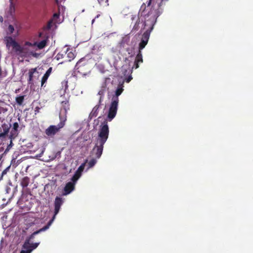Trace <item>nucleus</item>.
<instances>
[{
  "label": "nucleus",
  "mask_w": 253,
  "mask_h": 253,
  "mask_svg": "<svg viewBox=\"0 0 253 253\" xmlns=\"http://www.w3.org/2000/svg\"><path fill=\"white\" fill-rule=\"evenodd\" d=\"M74 176L78 179H79L81 177L80 175H79L76 173H75V174H74Z\"/></svg>",
  "instance_id": "f704fd0d"
},
{
  "label": "nucleus",
  "mask_w": 253,
  "mask_h": 253,
  "mask_svg": "<svg viewBox=\"0 0 253 253\" xmlns=\"http://www.w3.org/2000/svg\"><path fill=\"white\" fill-rule=\"evenodd\" d=\"M51 223H52V220H50L48 222V223H47V225H46L42 228L40 229L39 230L33 232L29 237H28L26 239L25 242L24 243V248H26V249L28 248V247H31L32 248H33V247L34 246V245L35 244L37 245V247H38L40 244V243H35L31 244L30 243L31 241L34 238L35 235H37L38 234H39L42 232L46 230H47V229H48V228L49 227Z\"/></svg>",
  "instance_id": "39448f33"
},
{
  "label": "nucleus",
  "mask_w": 253,
  "mask_h": 253,
  "mask_svg": "<svg viewBox=\"0 0 253 253\" xmlns=\"http://www.w3.org/2000/svg\"><path fill=\"white\" fill-rule=\"evenodd\" d=\"M4 41L6 42V46H12L16 53L21 57H27L32 56L37 58L40 55V54L30 49V47H34L36 46L37 42L31 43L29 42H26L23 46H21L11 37H5Z\"/></svg>",
  "instance_id": "f03ea898"
},
{
  "label": "nucleus",
  "mask_w": 253,
  "mask_h": 253,
  "mask_svg": "<svg viewBox=\"0 0 253 253\" xmlns=\"http://www.w3.org/2000/svg\"><path fill=\"white\" fill-rule=\"evenodd\" d=\"M11 125L3 124L0 127V137L4 136L7 134L9 131Z\"/></svg>",
  "instance_id": "ddd939ff"
},
{
  "label": "nucleus",
  "mask_w": 253,
  "mask_h": 253,
  "mask_svg": "<svg viewBox=\"0 0 253 253\" xmlns=\"http://www.w3.org/2000/svg\"><path fill=\"white\" fill-rule=\"evenodd\" d=\"M64 203V199H63L61 197L57 196L55 198L54 202V214L52 217V218L51 219L52 220V221L54 220V218L55 217L56 215L59 212L61 206L63 205Z\"/></svg>",
  "instance_id": "1a4fd4ad"
},
{
  "label": "nucleus",
  "mask_w": 253,
  "mask_h": 253,
  "mask_svg": "<svg viewBox=\"0 0 253 253\" xmlns=\"http://www.w3.org/2000/svg\"><path fill=\"white\" fill-rule=\"evenodd\" d=\"M168 0H149L148 6L152 4L151 9L147 14L145 16L144 29L146 31L142 35L141 41L138 45V51L135 57L132 68H139V64L143 62L141 50L148 43L150 33L153 29L154 26L157 21V18L162 13V6Z\"/></svg>",
  "instance_id": "f257e3e1"
},
{
  "label": "nucleus",
  "mask_w": 253,
  "mask_h": 253,
  "mask_svg": "<svg viewBox=\"0 0 253 253\" xmlns=\"http://www.w3.org/2000/svg\"><path fill=\"white\" fill-rule=\"evenodd\" d=\"M66 52L65 48H63L57 55L55 56V59L57 60H59L66 57Z\"/></svg>",
  "instance_id": "f3484780"
},
{
  "label": "nucleus",
  "mask_w": 253,
  "mask_h": 253,
  "mask_svg": "<svg viewBox=\"0 0 253 253\" xmlns=\"http://www.w3.org/2000/svg\"><path fill=\"white\" fill-rule=\"evenodd\" d=\"M60 117V123L57 126H50L45 129V133L48 136H52L58 132L61 128L65 126V123L66 121V117H62L61 115Z\"/></svg>",
  "instance_id": "423d86ee"
},
{
  "label": "nucleus",
  "mask_w": 253,
  "mask_h": 253,
  "mask_svg": "<svg viewBox=\"0 0 253 253\" xmlns=\"http://www.w3.org/2000/svg\"><path fill=\"white\" fill-rule=\"evenodd\" d=\"M61 104L63 109L61 110V111H63V113L66 115L67 111L70 109L69 100L66 99L65 100L62 101L61 102Z\"/></svg>",
  "instance_id": "2eb2a0df"
},
{
  "label": "nucleus",
  "mask_w": 253,
  "mask_h": 253,
  "mask_svg": "<svg viewBox=\"0 0 253 253\" xmlns=\"http://www.w3.org/2000/svg\"><path fill=\"white\" fill-rule=\"evenodd\" d=\"M37 248V245L35 244L33 247V248L31 247H28V248H24V244L22 246V250L21 251L20 253H31L32 251Z\"/></svg>",
  "instance_id": "a211bd4d"
},
{
  "label": "nucleus",
  "mask_w": 253,
  "mask_h": 253,
  "mask_svg": "<svg viewBox=\"0 0 253 253\" xmlns=\"http://www.w3.org/2000/svg\"><path fill=\"white\" fill-rule=\"evenodd\" d=\"M20 28V23L18 21L15 20L8 25L5 32L7 35H8V37H11L14 39L19 36Z\"/></svg>",
  "instance_id": "20e7f679"
},
{
  "label": "nucleus",
  "mask_w": 253,
  "mask_h": 253,
  "mask_svg": "<svg viewBox=\"0 0 253 253\" xmlns=\"http://www.w3.org/2000/svg\"><path fill=\"white\" fill-rule=\"evenodd\" d=\"M99 107V105H96L92 109L90 115L92 117H96L98 115V110Z\"/></svg>",
  "instance_id": "4be33fe9"
},
{
  "label": "nucleus",
  "mask_w": 253,
  "mask_h": 253,
  "mask_svg": "<svg viewBox=\"0 0 253 253\" xmlns=\"http://www.w3.org/2000/svg\"><path fill=\"white\" fill-rule=\"evenodd\" d=\"M75 189V183L72 182H68L65 186L63 192L62 193L63 196H66L71 193Z\"/></svg>",
  "instance_id": "9b49d317"
},
{
  "label": "nucleus",
  "mask_w": 253,
  "mask_h": 253,
  "mask_svg": "<svg viewBox=\"0 0 253 253\" xmlns=\"http://www.w3.org/2000/svg\"><path fill=\"white\" fill-rule=\"evenodd\" d=\"M30 182V178L28 176H25L23 177L20 181V185L22 187L23 189L26 188V191L29 190V189L27 188V186Z\"/></svg>",
  "instance_id": "f8f14e48"
},
{
  "label": "nucleus",
  "mask_w": 253,
  "mask_h": 253,
  "mask_svg": "<svg viewBox=\"0 0 253 253\" xmlns=\"http://www.w3.org/2000/svg\"><path fill=\"white\" fill-rule=\"evenodd\" d=\"M24 95H22L16 97V102L18 105H21L22 104L24 100Z\"/></svg>",
  "instance_id": "5701e85b"
},
{
  "label": "nucleus",
  "mask_w": 253,
  "mask_h": 253,
  "mask_svg": "<svg viewBox=\"0 0 253 253\" xmlns=\"http://www.w3.org/2000/svg\"><path fill=\"white\" fill-rule=\"evenodd\" d=\"M57 1V0H56V1Z\"/></svg>",
  "instance_id": "4c0bfd02"
},
{
  "label": "nucleus",
  "mask_w": 253,
  "mask_h": 253,
  "mask_svg": "<svg viewBox=\"0 0 253 253\" xmlns=\"http://www.w3.org/2000/svg\"><path fill=\"white\" fill-rule=\"evenodd\" d=\"M37 71V68H32L29 71V82H31L33 81V77L34 74Z\"/></svg>",
  "instance_id": "412c9836"
},
{
  "label": "nucleus",
  "mask_w": 253,
  "mask_h": 253,
  "mask_svg": "<svg viewBox=\"0 0 253 253\" xmlns=\"http://www.w3.org/2000/svg\"><path fill=\"white\" fill-rule=\"evenodd\" d=\"M47 42V40H43L38 43L37 42L36 45L39 49H42L46 45Z\"/></svg>",
  "instance_id": "6ab92c4d"
},
{
  "label": "nucleus",
  "mask_w": 253,
  "mask_h": 253,
  "mask_svg": "<svg viewBox=\"0 0 253 253\" xmlns=\"http://www.w3.org/2000/svg\"><path fill=\"white\" fill-rule=\"evenodd\" d=\"M118 103L119 98L116 97L113 99L111 103L108 114V118L110 121H111L116 116L118 109Z\"/></svg>",
  "instance_id": "0eeeda50"
},
{
  "label": "nucleus",
  "mask_w": 253,
  "mask_h": 253,
  "mask_svg": "<svg viewBox=\"0 0 253 253\" xmlns=\"http://www.w3.org/2000/svg\"><path fill=\"white\" fill-rule=\"evenodd\" d=\"M40 108L39 107H36L35 109V114H37L39 112Z\"/></svg>",
  "instance_id": "473e14b6"
},
{
  "label": "nucleus",
  "mask_w": 253,
  "mask_h": 253,
  "mask_svg": "<svg viewBox=\"0 0 253 253\" xmlns=\"http://www.w3.org/2000/svg\"><path fill=\"white\" fill-rule=\"evenodd\" d=\"M109 133V129L107 122L104 121L100 126L95 145L92 150V155H94L96 159L100 158L102 154L104 145L108 138Z\"/></svg>",
  "instance_id": "7ed1b4c3"
},
{
  "label": "nucleus",
  "mask_w": 253,
  "mask_h": 253,
  "mask_svg": "<svg viewBox=\"0 0 253 253\" xmlns=\"http://www.w3.org/2000/svg\"><path fill=\"white\" fill-rule=\"evenodd\" d=\"M99 16H100L99 15H97L96 16V17H95V18H98ZM95 19H93V20H92V24H93V22H94V21H95Z\"/></svg>",
  "instance_id": "c9c22d12"
},
{
  "label": "nucleus",
  "mask_w": 253,
  "mask_h": 253,
  "mask_svg": "<svg viewBox=\"0 0 253 253\" xmlns=\"http://www.w3.org/2000/svg\"><path fill=\"white\" fill-rule=\"evenodd\" d=\"M123 91V89L122 87H118L117 90H116V92H115V95L116 96H114L113 97V99H112V100H113L114 98H116V97H117V98H118V96L121 94V93H122Z\"/></svg>",
  "instance_id": "b1692460"
},
{
  "label": "nucleus",
  "mask_w": 253,
  "mask_h": 253,
  "mask_svg": "<svg viewBox=\"0 0 253 253\" xmlns=\"http://www.w3.org/2000/svg\"><path fill=\"white\" fill-rule=\"evenodd\" d=\"M139 22H140V21L139 19L138 20H137V21L136 22L135 25H134V26L133 27V29H132L133 31H137L139 29Z\"/></svg>",
  "instance_id": "cd10ccee"
},
{
  "label": "nucleus",
  "mask_w": 253,
  "mask_h": 253,
  "mask_svg": "<svg viewBox=\"0 0 253 253\" xmlns=\"http://www.w3.org/2000/svg\"><path fill=\"white\" fill-rule=\"evenodd\" d=\"M53 22V20H50L48 22L47 24V29H50L51 28Z\"/></svg>",
  "instance_id": "c756f323"
},
{
  "label": "nucleus",
  "mask_w": 253,
  "mask_h": 253,
  "mask_svg": "<svg viewBox=\"0 0 253 253\" xmlns=\"http://www.w3.org/2000/svg\"><path fill=\"white\" fill-rule=\"evenodd\" d=\"M76 72L81 74L83 76L87 75L88 73V68H87V64L82 63V61H79L75 66Z\"/></svg>",
  "instance_id": "6e6552de"
},
{
  "label": "nucleus",
  "mask_w": 253,
  "mask_h": 253,
  "mask_svg": "<svg viewBox=\"0 0 253 253\" xmlns=\"http://www.w3.org/2000/svg\"><path fill=\"white\" fill-rule=\"evenodd\" d=\"M143 6H144V8H145L146 5H145V4L144 3L143 5H142L141 8H142Z\"/></svg>",
  "instance_id": "e433bc0d"
},
{
  "label": "nucleus",
  "mask_w": 253,
  "mask_h": 253,
  "mask_svg": "<svg viewBox=\"0 0 253 253\" xmlns=\"http://www.w3.org/2000/svg\"><path fill=\"white\" fill-rule=\"evenodd\" d=\"M132 78L131 76H129L126 79V82L127 83H129L131 80H132Z\"/></svg>",
  "instance_id": "72a5a7b5"
},
{
  "label": "nucleus",
  "mask_w": 253,
  "mask_h": 253,
  "mask_svg": "<svg viewBox=\"0 0 253 253\" xmlns=\"http://www.w3.org/2000/svg\"><path fill=\"white\" fill-rule=\"evenodd\" d=\"M10 168V166L7 167L6 169H5L2 172L1 176H3L4 175L6 174L8 171L9 170Z\"/></svg>",
  "instance_id": "c85d7f7f"
},
{
  "label": "nucleus",
  "mask_w": 253,
  "mask_h": 253,
  "mask_svg": "<svg viewBox=\"0 0 253 253\" xmlns=\"http://www.w3.org/2000/svg\"><path fill=\"white\" fill-rule=\"evenodd\" d=\"M87 162V160H86V162L82 164L78 168L75 173L80 175L81 176L82 172L84 171L86 162Z\"/></svg>",
  "instance_id": "aec40b11"
},
{
  "label": "nucleus",
  "mask_w": 253,
  "mask_h": 253,
  "mask_svg": "<svg viewBox=\"0 0 253 253\" xmlns=\"http://www.w3.org/2000/svg\"><path fill=\"white\" fill-rule=\"evenodd\" d=\"M65 52H66V58H67V59L65 60V61H71L75 57L74 53L69 47L65 49Z\"/></svg>",
  "instance_id": "4468645a"
},
{
  "label": "nucleus",
  "mask_w": 253,
  "mask_h": 253,
  "mask_svg": "<svg viewBox=\"0 0 253 253\" xmlns=\"http://www.w3.org/2000/svg\"><path fill=\"white\" fill-rule=\"evenodd\" d=\"M96 162H97V161L95 159H92L91 160H90L89 161V162L88 163V168H90L93 167L96 164Z\"/></svg>",
  "instance_id": "393cba45"
},
{
  "label": "nucleus",
  "mask_w": 253,
  "mask_h": 253,
  "mask_svg": "<svg viewBox=\"0 0 253 253\" xmlns=\"http://www.w3.org/2000/svg\"><path fill=\"white\" fill-rule=\"evenodd\" d=\"M60 17V12L59 11L58 13H55L53 15L52 18L51 20H53V21H54L55 22H57V19Z\"/></svg>",
  "instance_id": "a878e982"
},
{
  "label": "nucleus",
  "mask_w": 253,
  "mask_h": 253,
  "mask_svg": "<svg viewBox=\"0 0 253 253\" xmlns=\"http://www.w3.org/2000/svg\"><path fill=\"white\" fill-rule=\"evenodd\" d=\"M98 94L100 95L99 102H100L102 98V96L104 95V90H101L98 92Z\"/></svg>",
  "instance_id": "7c9ffc66"
},
{
  "label": "nucleus",
  "mask_w": 253,
  "mask_h": 253,
  "mask_svg": "<svg viewBox=\"0 0 253 253\" xmlns=\"http://www.w3.org/2000/svg\"><path fill=\"white\" fill-rule=\"evenodd\" d=\"M52 67H50L46 72V73L44 74L43 76L41 83H42V86H43L44 84L47 81V80L48 79L49 75H50L51 71H52Z\"/></svg>",
  "instance_id": "dca6fc26"
},
{
  "label": "nucleus",
  "mask_w": 253,
  "mask_h": 253,
  "mask_svg": "<svg viewBox=\"0 0 253 253\" xmlns=\"http://www.w3.org/2000/svg\"><path fill=\"white\" fill-rule=\"evenodd\" d=\"M19 126L18 123H13L10 132L9 138L10 139H14L18 134Z\"/></svg>",
  "instance_id": "9d476101"
},
{
  "label": "nucleus",
  "mask_w": 253,
  "mask_h": 253,
  "mask_svg": "<svg viewBox=\"0 0 253 253\" xmlns=\"http://www.w3.org/2000/svg\"><path fill=\"white\" fill-rule=\"evenodd\" d=\"M97 2L100 5H108L107 2L108 0H96Z\"/></svg>",
  "instance_id": "bb28decb"
},
{
  "label": "nucleus",
  "mask_w": 253,
  "mask_h": 253,
  "mask_svg": "<svg viewBox=\"0 0 253 253\" xmlns=\"http://www.w3.org/2000/svg\"><path fill=\"white\" fill-rule=\"evenodd\" d=\"M78 180V178H77L76 177H75L74 175L73 176V177H72V182L73 183H75L77 180Z\"/></svg>",
  "instance_id": "2f4dec72"
}]
</instances>
